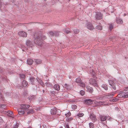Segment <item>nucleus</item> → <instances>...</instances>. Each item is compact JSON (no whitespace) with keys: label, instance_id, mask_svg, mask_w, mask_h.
<instances>
[{"label":"nucleus","instance_id":"nucleus-1","mask_svg":"<svg viewBox=\"0 0 128 128\" xmlns=\"http://www.w3.org/2000/svg\"><path fill=\"white\" fill-rule=\"evenodd\" d=\"M21 107V108L18 110V113L20 114H24L25 113V110L27 112L28 114H30L32 112V110H30L28 112V110H29L28 108L30 107L28 105L22 104Z\"/></svg>","mask_w":128,"mask_h":128},{"label":"nucleus","instance_id":"nucleus-2","mask_svg":"<svg viewBox=\"0 0 128 128\" xmlns=\"http://www.w3.org/2000/svg\"><path fill=\"white\" fill-rule=\"evenodd\" d=\"M42 36H40L35 39L34 42L36 44L38 45L41 46L42 45Z\"/></svg>","mask_w":128,"mask_h":128},{"label":"nucleus","instance_id":"nucleus-3","mask_svg":"<svg viewBox=\"0 0 128 128\" xmlns=\"http://www.w3.org/2000/svg\"><path fill=\"white\" fill-rule=\"evenodd\" d=\"M117 96L119 98H128V90L120 93Z\"/></svg>","mask_w":128,"mask_h":128},{"label":"nucleus","instance_id":"nucleus-4","mask_svg":"<svg viewBox=\"0 0 128 128\" xmlns=\"http://www.w3.org/2000/svg\"><path fill=\"white\" fill-rule=\"evenodd\" d=\"M89 82L90 84L94 86H98V84L97 82L93 78L90 79L89 80Z\"/></svg>","mask_w":128,"mask_h":128},{"label":"nucleus","instance_id":"nucleus-5","mask_svg":"<svg viewBox=\"0 0 128 128\" xmlns=\"http://www.w3.org/2000/svg\"><path fill=\"white\" fill-rule=\"evenodd\" d=\"M102 14L100 12H97L96 14L95 18L98 20H100L102 18Z\"/></svg>","mask_w":128,"mask_h":128},{"label":"nucleus","instance_id":"nucleus-6","mask_svg":"<svg viewBox=\"0 0 128 128\" xmlns=\"http://www.w3.org/2000/svg\"><path fill=\"white\" fill-rule=\"evenodd\" d=\"M18 36L24 37H26L27 36V33L23 31H20L18 32Z\"/></svg>","mask_w":128,"mask_h":128},{"label":"nucleus","instance_id":"nucleus-7","mask_svg":"<svg viewBox=\"0 0 128 128\" xmlns=\"http://www.w3.org/2000/svg\"><path fill=\"white\" fill-rule=\"evenodd\" d=\"M109 84L112 86V88L115 90L116 89V87L114 83L112 80H108Z\"/></svg>","mask_w":128,"mask_h":128},{"label":"nucleus","instance_id":"nucleus-8","mask_svg":"<svg viewBox=\"0 0 128 128\" xmlns=\"http://www.w3.org/2000/svg\"><path fill=\"white\" fill-rule=\"evenodd\" d=\"M90 118L93 122H94L96 120V116L93 114H90Z\"/></svg>","mask_w":128,"mask_h":128},{"label":"nucleus","instance_id":"nucleus-9","mask_svg":"<svg viewBox=\"0 0 128 128\" xmlns=\"http://www.w3.org/2000/svg\"><path fill=\"white\" fill-rule=\"evenodd\" d=\"M87 27L88 29L90 30H92L94 28L93 26L90 22L88 23Z\"/></svg>","mask_w":128,"mask_h":128},{"label":"nucleus","instance_id":"nucleus-10","mask_svg":"<svg viewBox=\"0 0 128 128\" xmlns=\"http://www.w3.org/2000/svg\"><path fill=\"white\" fill-rule=\"evenodd\" d=\"M107 116L102 115H100V120L102 121H104L106 120L107 119Z\"/></svg>","mask_w":128,"mask_h":128},{"label":"nucleus","instance_id":"nucleus-11","mask_svg":"<svg viewBox=\"0 0 128 128\" xmlns=\"http://www.w3.org/2000/svg\"><path fill=\"white\" fill-rule=\"evenodd\" d=\"M7 115L8 116L13 118L14 117V115L12 112L11 111H8L7 114Z\"/></svg>","mask_w":128,"mask_h":128},{"label":"nucleus","instance_id":"nucleus-12","mask_svg":"<svg viewBox=\"0 0 128 128\" xmlns=\"http://www.w3.org/2000/svg\"><path fill=\"white\" fill-rule=\"evenodd\" d=\"M85 102L86 104H91L92 103V101L90 99L86 100H85Z\"/></svg>","mask_w":128,"mask_h":128},{"label":"nucleus","instance_id":"nucleus-13","mask_svg":"<svg viewBox=\"0 0 128 128\" xmlns=\"http://www.w3.org/2000/svg\"><path fill=\"white\" fill-rule=\"evenodd\" d=\"M86 88L87 90L90 92L92 93L93 92V89L92 87H91L89 86H86Z\"/></svg>","mask_w":128,"mask_h":128},{"label":"nucleus","instance_id":"nucleus-14","mask_svg":"<svg viewBox=\"0 0 128 128\" xmlns=\"http://www.w3.org/2000/svg\"><path fill=\"white\" fill-rule=\"evenodd\" d=\"M99 105L100 106H104L108 105V104L107 103L105 102H102L100 101H99L98 102Z\"/></svg>","mask_w":128,"mask_h":128},{"label":"nucleus","instance_id":"nucleus-15","mask_svg":"<svg viewBox=\"0 0 128 128\" xmlns=\"http://www.w3.org/2000/svg\"><path fill=\"white\" fill-rule=\"evenodd\" d=\"M54 88L56 90H60V86L58 84H55L54 86Z\"/></svg>","mask_w":128,"mask_h":128},{"label":"nucleus","instance_id":"nucleus-16","mask_svg":"<svg viewBox=\"0 0 128 128\" xmlns=\"http://www.w3.org/2000/svg\"><path fill=\"white\" fill-rule=\"evenodd\" d=\"M28 85L27 82L25 80H23L22 82V85L23 87H26Z\"/></svg>","mask_w":128,"mask_h":128},{"label":"nucleus","instance_id":"nucleus-17","mask_svg":"<svg viewBox=\"0 0 128 128\" xmlns=\"http://www.w3.org/2000/svg\"><path fill=\"white\" fill-rule=\"evenodd\" d=\"M116 23L118 24H121L123 23V21L121 19L119 18L117 19L116 20Z\"/></svg>","mask_w":128,"mask_h":128},{"label":"nucleus","instance_id":"nucleus-18","mask_svg":"<svg viewBox=\"0 0 128 128\" xmlns=\"http://www.w3.org/2000/svg\"><path fill=\"white\" fill-rule=\"evenodd\" d=\"M82 80L80 78H77L75 80V82L78 84H79L82 82Z\"/></svg>","mask_w":128,"mask_h":128},{"label":"nucleus","instance_id":"nucleus-19","mask_svg":"<svg viewBox=\"0 0 128 128\" xmlns=\"http://www.w3.org/2000/svg\"><path fill=\"white\" fill-rule=\"evenodd\" d=\"M34 62L37 64H39L42 62V60L40 59H35Z\"/></svg>","mask_w":128,"mask_h":128},{"label":"nucleus","instance_id":"nucleus-20","mask_svg":"<svg viewBox=\"0 0 128 128\" xmlns=\"http://www.w3.org/2000/svg\"><path fill=\"white\" fill-rule=\"evenodd\" d=\"M28 64L29 65H31L32 64V60L31 58H28L27 60Z\"/></svg>","mask_w":128,"mask_h":128},{"label":"nucleus","instance_id":"nucleus-21","mask_svg":"<svg viewBox=\"0 0 128 128\" xmlns=\"http://www.w3.org/2000/svg\"><path fill=\"white\" fill-rule=\"evenodd\" d=\"M65 88L67 90H70V86L68 84H66L64 85Z\"/></svg>","mask_w":128,"mask_h":128},{"label":"nucleus","instance_id":"nucleus-22","mask_svg":"<svg viewBox=\"0 0 128 128\" xmlns=\"http://www.w3.org/2000/svg\"><path fill=\"white\" fill-rule=\"evenodd\" d=\"M31 42L29 40H27L26 42V45L29 46H32Z\"/></svg>","mask_w":128,"mask_h":128},{"label":"nucleus","instance_id":"nucleus-23","mask_svg":"<svg viewBox=\"0 0 128 128\" xmlns=\"http://www.w3.org/2000/svg\"><path fill=\"white\" fill-rule=\"evenodd\" d=\"M78 84L80 86H81L83 88L85 87L86 86L85 83L83 82H82V81L80 82V83Z\"/></svg>","mask_w":128,"mask_h":128},{"label":"nucleus","instance_id":"nucleus-24","mask_svg":"<svg viewBox=\"0 0 128 128\" xmlns=\"http://www.w3.org/2000/svg\"><path fill=\"white\" fill-rule=\"evenodd\" d=\"M102 87L104 88L106 90L108 89V87L105 84H103L102 85Z\"/></svg>","mask_w":128,"mask_h":128},{"label":"nucleus","instance_id":"nucleus-25","mask_svg":"<svg viewBox=\"0 0 128 128\" xmlns=\"http://www.w3.org/2000/svg\"><path fill=\"white\" fill-rule=\"evenodd\" d=\"M51 114L52 115H54L56 114V111L54 108L53 109H52L51 111Z\"/></svg>","mask_w":128,"mask_h":128},{"label":"nucleus","instance_id":"nucleus-26","mask_svg":"<svg viewBox=\"0 0 128 128\" xmlns=\"http://www.w3.org/2000/svg\"><path fill=\"white\" fill-rule=\"evenodd\" d=\"M90 72L91 74L94 76H95L96 74L95 72L92 70H90Z\"/></svg>","mask_w":128,"mask_h":128},{"label":"nucleus","instance_id":"nucleus-27","mask_svg":"<svg viewBox=\"0 0 128 128\" xmlns=\"http://www.w3.org/2000/svg\"><path fill=\"white\" fill-rule=\"evenodd\" d=\"M64 32L66 34H68L70 32V29L69 28H66L64 30Z\"/></svg>","mask_w":128,"mask_h":128},{"label":"nucleus","instance_id":"nucleus-28","mask_svg":"<svg viewBox=\"0 0 128 128\" xmlns=\"http://www.w3.org/2000/svg\"><path fill=\"white\" fill-rule=\"evenodd\" d=\"M84 115V114L82 113L79 112L77 115L76 116L78 117H81Z\"/></svg>","mask_w":128,"mask_h":128},{"label":"nucleus","instance_id":"nucleus-29","mask_svg":"<svg viewBox=\"0 0 128 128\" xmlns=\"http://www.w3.org/2000/svg\"><path fill=\"white\" fill-rule=\"evenodd\" d=\"M20 77L22 79H24L25 78L26 76L24 74H20Z\"/></svg>","mask_w":128,"mask_h":128},{"label":"nucleus","instance_id":"nucleus-30","mask_svg":"<svg viewBox=\"0 0 128 128\" xmlns=\"http://www.w3.org/2000/svg\"><path fill=\"white\" fill-rule=\"evenodd\" d=\"M71 115V113L70 112H68L65 114V115L67 117H68L70 116Z\"/></svg>","mask_w":128,"mask_h":128},{"label":"nucleus","instance_id":"nucleus-31","mask_svg":"<svg viewBox=\"0 0 128 128\" xmlns=\"http://www.w3.org/2000/svg\"><path fill=\"white\" fill-rule=\"evenodd\" d=\"M73 120V118L72 117L68 118L66 119V120L68 122H70Z\"/></svg>","mask_w":128,"mask_h":128},{"label":"nucleus","instance_id":"nucleus-32","mask_svg":"<svg viewBox=\"0 0 128 128\" xmlns=\"http://www.w3.org/2000/svg\"><path fill=\"white\" fill-rule=\"evenodd\" d=\"M89 124L90 128H94V125L92 123H90Z\"/></svg>","mask_w":128,"mask_h":128},{"label":"nucleus","instance_id":"nucleus-33","mask_svg":"<svg viewBox=\"0 0 128 128\" xmlns=\"http://www.w3.org/2000/svg\"><path fill=\"white\" fill-rule=\"evenodd\" d=\"M96 28L98 30H101L102 29V27L100 26H96Z\"/></svg>","mask_w":128,"mask_h":128},{"label":"nucleus","instance_id":"nucleus-34","mask_svg":"<svg viewBox=\"0 0 128 128\" xmlns=\"http://www.w3.org/2000/svg\"><path fill=\"white\" fill-rule=\"evenodd\" d=\"M39 82L40 83V84L43 86H44V82L40 80L39 81Z\"/></svg>","mask_w":128,"mask_h":128},{"label":"nucleus","instance_id":"nucleus-35","mask_svg":"<svg viewBox=\"0 0 128 128\" xmlns=\"http://www.w3.org/2000/svg\"><path fill=\"white\" fill-rule=\"evenodd\" d=\"M77 106L75 105H72V109L75 110L77 108Z\"/></svg>","mask_w":128,"mask_h":128},{"label":"nucleus","instance_id":"nucleus-36","mask_svg":"<svg viewBox=\"0 0 128 128\" xmlns=\"http://www.w3.org/2000/svg\"><path fill=\"white\" fill-rule=\"evenodd\" d=\"M113 96H114V95L113 94H112V95H111V94L108 95L106 96V97L108 98H110L112 97Z\"/></svg>","mask_w":128,"mask_h":128},{"label":"nucleus","instance_id":"nucleus-37","mask_svg":"<svg viewBox=\"0 0 128 128\" xmlns=\"http://www.w3.org/2000/svg\"><path fill=\"white\" fill-rule=\"evenodd\" d=\"M113 28V25L112 24H110V25L109 29L111 30Z\"/></svg>","mask_w":128,"mask_h":128},{"label":"nucleus","instance_id":"nucleus-38","mask_svg":"<svg viewBox=\"0 0 128 128\" xmlns=\"http://www.w3.org/2000/svg\"><path fill=\"white\" fill-rule=\"evenodd\" d=\"M80 94L82 96H83L85 94V92L83 90H81L80 92Z\"/></svg>","mask_w":128,"mask_h":128},{"label":"nucleus","instance_id":"nucleus-39","mask_svg":"<svg viewBox=\"0 0 128 128\" xmlns=\"http://www.w3.org/2000/svg\"><path fill=\"white\" fill-rule=\"evenodd\" d=\"M74 31V32L75 34H77L79 33V31L78 30V29H76L75 30H73Z\"/></svg>","mask_w":128,"mask_h":128},{"label":"nucleus","instance_id":"nucleus-40","mask_svg":"<svg viewBox=\"0 0 128 128\" xmlns=\"http://www.w3.org/2000/svg\"><path fill=\"white\" fill-rule=\"evenodd\" d=\"M18 125L17 123H16L13 126L12 128H18Z\"/></svg>","mask_w":128,"mask_h":128},{"label":"nucleus","instance_id":"nucleus-41","mask_svg":"<svg viewBox=\"0 0 128 128\" xmlns=\"http://www.w3.org/2000/svg\"><path fill=\"white\" fill-rule=\"evenodd\" d=\"M49 34L51 36H53L55 34V33L52 32H49Z\"/></svg>","mask_w":128,"mask_h":128},{"label":"nucleus","instance_id":"nucleus-42","mask_svg":"<svg viewBox=\"0 0 128 128\" xmlns=\"http://www.w3.org/2000/svg\"><path fill=\"white\" fill-rule=\"evenodd\" d=\"M118 100V99L116 98H114L112 99V100H110V101H113V102H114L117 101Z\"/></svg>","mask_w":128,"mask_h":128},{"label":"nucleus","instance_id":"nucleus-43","mask_svg":"<svg viewBox=\"0 0 128 128\" xmlns=\"http://www.w3.org/2000/svg\"><path fill=\"white\" fill-rule=\"evenodd\" d=\"M55 34L56 36H58L59 34V33L58 32H55Z\"/></svg>","mask_w":128,"mask_h":128},{"label":"nucleus","instance_id":"nucleus-44","mask_svg":"<svg viewBox=\"0 0 128 128\" xmlns=\"http://www.w3.org/2000/svg\"><path fill=\"white\" fill-rule=\"evenodd\" d=\"M65 127L66 128H70L69 125L68 124H66V125Z\"/></svg>","mask_w":128,"mask_h":128},{"label":"nucleus","instance_id":"nucleus-45","mask_svg":"<svg viewBox=\"0 0 128 128\" xmlns=\"http://www.w3.org/2000/svg\"><path fill=\"white\" fill-rule=\"evenodd\" d=\"M51 92L53 94H54L55 93V92L54 91H52V92Z\"/></svg>","mask_w":128,"mask_h":128},{"label":"nucleus","instance_id":"nucleus-46","mask_svg":"<svg viewBox=\"0 0 128 128\" xmlns=\"http://www.w3.org/2000/svg\"><path fill=\"white\" fill-rule=\"evenodd\" d=\"M2 72V69L0 68V72Z\"/></svg>","mask_w":128,"mask_h":128},{"label":"nucleus","instance_id":"nucleus-47","mask_svg":"<svg viewBox=\"0 0 128 128\" xmlns=\"http://www.w3.org/2000/svg\"><path fill=\"white\" fill-rule=\"evenodd\" d=\"M43 92H44V90H43Z\"/></svg>","mask_w":128,"mask_h":128},{"label":"nucleus","instance_id":"nucleus-48","mask_svg":"<svg viewBox=\"0 0 128 128\" xmlns=\"http://www.w3.org/2000/svg\"><path fill=\"white\" fill-rule=\"evenodd\" d=\"M31 128V127H30H30H29V128Z\"/></svg>","mask_w":128,"mask_h":128},{"label":"nucleus","instance_id":"nucleus-49","mask_svg":"<svg viewBox=\"0 0 128 128\" xmlns=\"http://www.w3.org/2000/svg\"><path fill=\"white\" fill-rule=\"evenodd\" d=\"M45 0V1H46V0Z\"/></svg>","mask_w":128,"mask_h":128}]
</instances>
